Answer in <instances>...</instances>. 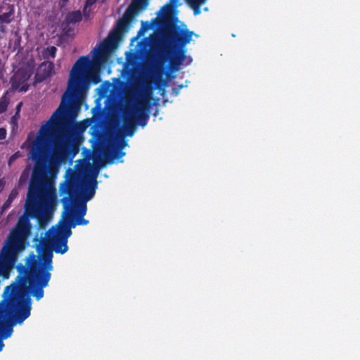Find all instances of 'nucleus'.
<instances>
[{"instance_id":"nucleus-10","label":"nucleus","mask_w":360,"mask_h":360,"mask_svg":"<svg viewBox=\"0 0 360 360\" xmlns=\"http://www.w3.org/2000/svg\"><path fill=\"white\" fill-rule=\"evenodd\" d=\"M190 8L193 11L195 15L201 13V6L206 3L207 0H185Z\"/></svg>"},{"instance_id":"nucleus-8","label":"nucleus","mask_w":360,"mask_h":360,"mask_svg":"<svg viewBox=\"0 0 360 360\" xmlns=\"http://www.w3.org/2000/svg\"><path fill=\"white\" fill-rule=\"evenodd\" d=\"M39 71L42 73V77L46 78L55 74L54 64L51 62H44L41 64Z\"/></svg>"},{"instance_id":"nucleus-15","label":"nucleus","mask_w":360,"mask_h":360,"mask_svg":"<svg viewBox=\"0 0 360 360\" xmlns=\"http://www.w3.org/2000/svg\"><path fill=\"white\" fill-rule=\"evenodd\" d=\"M192 61V57L187 55V49H183V52L181 51V66L188 65Z\"/></svg>"},{"instance_id":"nucleus-2","label":"nucleus","mask_w":360,"mask_h":360,"mask_svg":"<svg viewBox=\"0 0 360 360\" xmlns=\"http://www.w3.org/2000/svg\"><path fill=\"white\" fill-rule=\"evenodd\" d=\"M119 38V32L110 34L93 50L92 62L88 56H82L74 64L70 73L68 89L59 107L41 127L32 143L29 158L35 162V165L30 185H52L48 181L46 173L51 148L53 149L51 162L58 165L65 160L75 132V127L68 124L67 120L77 116L90 83L101 82L99 71L116 49Z\"/></svg>"},{"instance_id":"nucleus-20","label":"nucleus","mask_w":360,"mask_h":360,"mask_svg":"<svg viewBox=\"0 0 360 360\" xmlns=\"http://www.w3.org/2000/svg\"><path fill=\"white\" fill-rule=\"evenodd\" d=\"M127 25V20L124 19L120 20L117 22V29L119 32L122 31Z\"/></svg>"},{"instance_id":"nucleus-18","label":"nucleus","mask_w":360,"mask_h":360,"mask_svg":"<svg viewBox=\"0 0 360 360\" xmlns=\"http://www.w3.org/2000/svg\"><path fill=\"white\" fill-rule=\"evenodd\" d=\"M29 174H30L29 169H26L23 171V172L22 173V174L20 177V179H19V185L23 184L27 181V179H28Z\"/></svg>"},{"instance_id":"nucleus-6","label":"nucleus","mask_w":360,"mask_h":360,"mask_svg":"<svg viewBox=\"0 0 360 360\" xmlns=\"http://www.w3.org/2000/svg\"><path fill=\"white\" fill-rule=\"evenodd\" d=\"M199 37L198 34L193 31H190L187 28V25L181 22V49H187L186 46L193 41V37Z\"/></svg>"},{"instance_id":"nucleus-24","label":"nucleus","mask_w":360,"mask_h":360,"mask_svg":"<svg viewBox=\"0 0 360 360\" xmlns=\"http://www.w3.org/2000/svg\"><path fill=\"white\" fill-rule=\"evenodd\" d=\"M4 187V182L2 180L0 179V191L3 189Z\"/></svg>"},{"instance_id":"nucleus-5","label":"nucleus","mask_w":360,"mask_h":360,"mask_svg":"<svg viewBox=\"0 0 360 360\" xmlns=\"http://www.w3.org/2000/svg\"><path fill=\"white\" fill-rule=\"evenodd\" d=\"M30 77V74L27 70H18L11 79L12 89L18 91H27L28 89L27 81Z\"/></svg>"},{"instance_id":"nucleus-9","label":"nucleus","mask_w":360,"mask_h":360,"mask_svg":"<svg viewBox=\"0 0 360 360\" xmlns=\"http://www.w3.org/2000/svg\"><path fill=\"white\" fill-rule=\"evenodd\" d=\"M146 0H133L131 5L127 10L125 15H129L131 13L138 12L146 7Z\"/></svg>"},{"instance_id":"nucleus-3","label":"nucleus","mask_w":360,"mask_h":360,"mask_svg":"<svg viewBox=\"0 0 360 360\" xmlns=\"http://www.w3.org/2000/svg\"><path fill=\"white\" fill-rule=\"evenodd\" d=\"M176 0H170L159 11L155 21L162 30L158 36L156 46L169 60L172 70H178L180 67V34L176 32L178 11L172 4Z\"/></svg>"},{"instance_id":"nucleus-17","label":"nucleus","mask_w":360,"mask_h":360,"mask_svg":"<svg viewBox=\"0 0 360 360\" xmlns=\"http://www.w3.org/2000/svg\"><path fill=\"white\" fill-rule=\"evenodd\" d=\"M8 103V101L6 96H3L0 98V114L6 111Z\"/></svg>"},{"instance_id":"nucleus-1","label":"nucleus","mask_w":360,"mask_h":360,"mask_svg":"<svg viewBox=\"0 0 360 360\" xmlns=\"http://www.w3.org/2000/svg\"><path fill=\"white\" fill-rule=\"evenodd\" d=\"M151 89L141 91L136 98L124 109L122 126L107 140L106 143L93 154L94 165L72 172L69 181L60 186L61 201L65 213L63 219L47 232V241L56 253L64 254L68 250V239L72 235V228L77 225H87L89 221L84 218L86 213V202L93 198L97 188L96 179L99 170L105 164L122 162L125 153L122 150L127 146L124 136H132L136 131V124L145 127L151 99Z\"/></svg>"},{"instance_id":"nucleus-11","label":"nucleus","mask_w":360,"mask_h":360,"mask_svg":"<svg viewBox=\"0 0 360 360\" xmlns=\"http://www.w3.org/2000/svg\"><path fill=\"white\" fill-rule=\"evenodd\" d=\"M7 10L2 15H0V24L9 23L12 20L14 13L13 6L8 5Z\"/></svg>"},{"instance_id":"nucleus-4","label":"nucleus","mask_w":360,"mask_h":360,"mask_svg":"<svg viewBox=\"0 0 360 360\" xmlns=\"http://www.w3.org/2000/svg\"><path fill=\"white\" fill-rule=\"evenodd\" d=\"M31 231L29 217L21 216L15 229L10 233L0 252V276L8 279L14 267L18 255L25 248V242Z\"/></svg>"},{"instance_id":"nucleus-22","label":"nucleus","mask_w":360,"mask_h":360,"mask_svg":"<svg viewBox=\"0 0 360 360\" xmlns=\"http://www.w3.org/2000/svg\"><path fill=\"white\" fill-rule=\"evenodd\" d=\"M3 64L0 62V77H3Z\"/></svg>"},{"instance_id":"nucleus-16","label":"nucleus","mask_w":360,"mask_h":360,"mask_svg":"<svg viewBox=\"0 0 360 360\" xmlns=\"http://www.w3.org/2000/svg\"><path fill=\"white\" fill-rule=\"evenodd\" d=\"M56 48L55 46H50V47H48L44 52V56L45 58H55L56 56Z\"/></svg>"},{"instance_id":"nucleus-25","label":"nucleus","mask_w":360,"mask_h":360,"mask_svg":"<svg viewBox=\"0 0 360 360\" xmlns=\"http://www.w3.org/2000/svg\"><path fill=\"white\" fill-rule=\"evenodd\" d=\"M203 10H204L205 11H209V8H208V7H205V8H203Z\"/></svg>"},{"instance_id":"nucleus-14","label":"nucleus","mask_w":360,"mask_h":360,"mask_svg":"<svg viewBox=\"0 0 360 360\" xmlns=\"http://www.w3.org/2000/svg\"><path fill=\"white\" fill-rule=\"evenodd\" d=\"M97 0H85V4L83 9V14L86 18H89L92 11V6L96 4Z\"/></svg>"},{"instance_id":"nucleus-26","label":"nucleus","mask_w":360,"mask_h":360,"mask_svg":"<svg viewBox=\"0 0 360 360\" xmlns=\"http://www.w3.org/2000/svg\"><path fill=\"white\" fill-rule=\"evenodd\" d=\"M181 89L184 87V84H181Z\"/></svg>"},{"instance_id":"nucleus-19","label":"nucleus","mask_w":360,"mask_h":360,"mask_svg":"<svg viewBox=\"0 0 360 360\" xmlns=\"http://www.w3.org/2000/svg\"><path fill=\"white\" fill-rule=\"evenodd\" d=\"M21 157V154L20 152H16L13 155L11 156V158L8 160V165L11 166L12 163L18 158Z\"/></svg>"},{"instance_id":"nucleus-13","label":"nucleus","mask_w":360,"mask_h":360,"mask_svg":"<svg viewBox=\"0 0 360 360\" xmlns=\"http://www.w3.org/2000/svg\"><path fill=\"white\" fill-rule=\"evenodd\" d=\"M66 22L68 23H75L82 20V13L79 11L70 13L66 16Z\"/></svg>"},{"instance_id":"nucleus-23","label":"nucleus","mask_w":360,"mask_h":360,"mask_svg":"<svg viewBox=\"0 0 360 360\" xmlns=\"http://www.w3.org/2000/svg\"><path fill=\"white\" fill-rule=\"evenodd\" d=\"M21 106H22V103H20L18 104V105L16 107L17 113H18V112L20 110Z\"/></svg>"},{"instance_id":"nucleus-7","label":"nucleus","mask_w":360,"mask_h":360,"mask_svg":"<svg viewBox=\"0 0 360 360\" xmlns=\"http://www.w3.org/2000/svg\"><path fill=\"white\" fill-rule=\"evenodd\" d=\"M18 323H0V352L3 349L4 344L3 339H6L11 336L13 332V327ZM20 325L21 323H18Z\"/></svg>"},{"instance_id":"nucleus-21","label":"nucleus","mask_w":360,"mask_h":360,"mask_svg":"<svg viewBox=\"0 0 360 360\" xmlns=\"http://www.w3.org/2000/svg\"><path fill=\"white\" fill-rule=\"evenodd\" d=\"M6 137V130L5 128H0V141H3Z\"/></svg>"},{"instance_id":"nucleus-12","label":"nucleus","mask_w":360,"mask_h":360,"mask_svg":"<svg viewBox=\"0 0 360 360\" xmlns=\"http://www.w3.org/2000/svg\"><path fill=\"white\" fill-rule=\"evenodd\" d=\"M18 192L16 189H13L4 204L2 205L0 210V215L3 214L7 209H8L13 201V200L18 196Z\"/></svg>"}]
</instances>
